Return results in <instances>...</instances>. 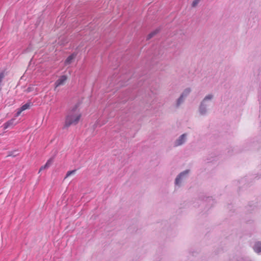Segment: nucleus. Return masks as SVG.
Listing matches in <instances>:
<instances>
[{
    "instance_id": "0eeeda50",
    "label": "nucleus",
    "mask_w": 261,
    "mask_h": 261,
    "mask_svg": "<svg viewBox=\"0 0 261 261\" xmlns=\"http://www.w3.org/2000/svg\"><path fill=\"white\" fill-rule=\"evenodd\" d=\"M76 56V54L75 53H73V54H71V55H70L69 57H68V58L65 61V63H64L65 65H67L70 64L72 62V61L74 60V59L75 58Z\"/></svg>"
},
{
    "instance_id": "dca6fc26",
    "label": "nucleus",
    "mask_w": 261,
    "mask_h": 261,
    "mask_svg": "<svg viewBox=\"0 0 261 261\" xmlns=\"http://www.w3.org/2000/svg\"><path fill=\"white\" fill-rule=\"evenodd\" d=\"M23 111H21V109L19 108V109L17 110V112L16 113V114H15V117H18V116L20 115V114H21V113Z\"/></svg>"
},
{
    "instance_id": "4468645a",
    "label": "nucleus",
    "mask_w": 261,
    "mask_h": 261,
    "mask_svg": "<svg viewBox=\"0 0 261 261\" xmlns=\"http://www.w3.org/2000/svg\"><path fill=\"white\" fill-rule=\"evenodd\" d=\"M75 171H76V170H74L69 171L67 172V173L66 175L65 178H67L68 176H70L71 175L74 174Z\"/></svg>"
},
{
    "instance_id": "f3484780",
    "label": "nucleus",
    "mask_w": 261,
    "mask_h": 261,
    "mask_svg": "<svg viewBox=\"0 0 261 261\" xmlns=\"http://www.w3.org/2000/svg\"><path fill=\"white\" fill-rule=\"evenodd\" d=\"M23 111H21V109L19 108V109L17 110V112L16 113V114H15V117H18V116L20 115V114H21V113Z\"/></svg>"
},
{
    "instance_id": "20e7f679",
    "label": "nucleus",
    "mask_w": 261,
    "mask_h": 261,
    "mask_svg": "<svg viewBox=\"0 0 261 261\" xmlns=\"http://www.w3.org/2000/svg\"><path fill=\"white\" fill-rule=\"evenodd\" d=\"M17 124V121H16V118H13L7 121L3 124V128L5 130L8 128H12Z\"/></svg>"
},
{
    "instance_id": "6e6552de",
    "label": "nucleus",
    "mask_w": 261,
    "mask_h": 261,
    "mask_svg": "<svg viewBox=\"0 0 261 261\" xmlns=\"http://www.w3.org/2000/svg\"><path fill=\"white\" fill-rule=\"evenodd\" d=\"M53 162V159L51 158L49 159L44 166H42L41 167L39 172H40L41 171H42L43 170L48 168L50 166V165L52 164Z\"/></svg>"
},
{
    "instance_id": "9b49d317",
    "label": "nucleus",
    "mask_w": 261,
    "mask_h": 261,
    "mask_svg": "<svg viewBox=\"0 0 261 261\" xmlns=\"http://www.w3.org/2000/svg\"><path fill=\"white\" fill-rule=\"evenodd\" d=\"M185 99V98L181 97V96H180L179 97L176 101L175 107L178 108L180 106V105L184 102Z\"/></svg>"
},
{
    "instance_id": "9d476101",
    "label": "nucleus",
    "mask_w": 261,
    "mask_h": 261,
    "mask_svg": "<svg viewBox=\"0 0 261 261\" xmlns=\"http://www.w3.org/2000/svg\"><path fill=\"white\" fill-rule=\"evenodd\" d=\"M191 91V89L190 88H187L184 90V91L181 94L180 96H181V97H183L185 99L188 96V95L190 94Z\"/></svg>"
},
{
    "instance_id": "39448f33",
    "label": "nucleus",
    "mask_w": 261,
    "mask_h": 261,
    "mask_svg": "<svg viewBox=\"0 0 261 261\" xmlns=\"http://www.w3.org/2000/svg\"><path fill=\"white\" fill-rule=\"evenodd\" d=\"M186 140V135H181L175 142L174 146H178L182 145L185 143Z\"/></svg>"
},
{
    "instance_id": "a211bd4d",
    "label": "nucleus",
    "mask_w": 261,
    "mask_h": 261,
    "mask_svg": "<svg viewBox=\"0 0 261 261\" xmlns=\"http://www.w3.org/2000/svg\"><path fill=\"white\" fill-rule=\"evenodd\" d=\"M98 122H97L96 125H99V124H98Z\"/></svg>"
},
{
    "instance_id": "1a4fd4ad",
    "label": "nucleus",
    "mask_w": 261,
    "mask_h": 261,
    "mask_svg": "<svg viewBox=\"0 0 261 261\" xmlns=\"http://www.w3.org/2000/svg\"><path fill=\"white\" fill-rule=\"evenodd\" d=\"M253 249L256 253H259L261 252V242H258L256 243L254 246Z\"/></svg>"
},
{
    "instance_id": "ddd939ff",
    "label": "nucleus",
    "mask_w": 261,
    "mask_h": 261,
    "mask_svg": "<svg viewBox=\"0 0 261 261\" xmlns=\"http://www.w3.org/2000/svg\"><path fill=\"white\" fill-rule=\"evenodd\" d=\"M30 103L29 102H28L24 105H23V106H22L20 108L21 109V111H24L28 109H29L30 107Z\"/></svg>"
},
{
    "instance_id": "f8f14e48",
    "label": "nucleus",
    "mask_w": 261,
    "mask_h": 261,
    "mask_svg": "<svg viewBox=\"0 0 261 261\" xmlns=\"http://www.w3.org/2000/svg\"><path fill=\"white\" fill-rule=\"evenodd\" d=\"M159 32V29H156L155 30L152 31L150 33L148 34L147 37V39L149 40L151 39L152 37H153L155 34H156Z\"/></svg>"
},
{
    "instance_id": "423d86ee",
    "label": "nucleus",
    "mask_w": 261,
    "mask_h": 261,
    "mask_svg": "<svg viewBox=\"0 0 261 261\" xmlns=\"http://www.w3.org/2000/svg\"><path fill=\"white\" fill-rule=\"evenodd\" d=\"M67 76L63 75L61 76L56 82L55 85L56 87L63 85L67 80Z\"/></svg>"
},
{
    "instance_id": "7ed1b4c3",
    "label": "nucleus",
    "mask_w": 261,
    "mask_h": 261,
    "mask_svg": "<svg viewBox=\"0 0 261 261\" xmlns=\"http://www.w3.org/2000/svg\"><path fill=\"white\" fill-rule=\"evenodd\" d=\"M189 173V170H187L181 172L176 178L175 181V184L176 186H179L181 181L185 179Z\"/></svg>"
},
{
    "instance_id": "2eb2a0df",
    "label": "nucleus",
    "mask_w": 261,
    "mask_h": 261,
    "mask_svg": "<svg viewBox=\"0 0 261 261\" xmlns=\"http://www.w3.org/2000/svg\"><path fill=\"white\" fill-rule=\"evenodd\" d=\"M199 1L200 0H194L192 4V7H196L197 5L199 3Z\"/></svg>"
},
{
    "instance_id": "f03ea898",
    "label": "nucleus",
    "mask_w": 261,
    "mask_h": 261,
    "mask_svg": "<svg viewBox=\"0 0 261 261\" xmlns=\"http://www.w3.org/2000/svg\"><path fill=\"white\" fill-rule=\"evenodd\" d=\"M213 97V94H209L205 96L201 101L199 108V111L201 115H204L206 114L207 108Z\"/></svg>"
},
{
    "instance_id": "f257e3e1",
    "label": "nucleus",
    "mask_w": 261,
    "mask_h": 261,
    "mask_svg": "<svg viewBox=\"0 0 261 261\" xmlns=\"http://www.w3.org/2000/svg\"><path fill=\"white\" fill-rule=\"evenodd\" d=\"M81 117V114L77 111V106L76 105L68 113L66 117L64 127H68L71 125L76 124L79 122Z\"/></svg>"
}]
</instances>
